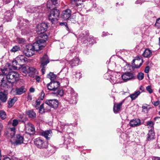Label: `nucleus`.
<instances>
[{"instance_id":"4","label":"nucleus","mask_w":160,"mask_h":160,"mask_svg":"<svg viewBox=\"0 0 160 160\" xmlns=\"http://www.w3.org/2000/svg\"><path fill=\"white\" fill-rule=\"evenodd\" d=\"M19 75L16 72L11 71L9 72L6 75L7 81H8L9 86L12 87L14 82L18 79Z\"/></svg>"},{"instance_id":"23","label":"nucleus","mask_w":160,"mask_h":160,"mask_svg":"<svg viewBox=\"0 0 160 160\" xmlns=\"http://www.w3.org/2000/svg\"><path fill=\"white\" fill-rule=\"evenodd\" d=\"M116 76L117 77H115L114 76H111L110 78L111 79L110 82L112 84L116 83H121V82H118V80H120V76L117 74Z\"/></svg>"},{"instance_id":"8","label":"nucleus","mask_w":160,"mask_h":160,"mask_svg":"<svg viewBox=\"0 0 160 160\" xmlns=\"http://www.w3.org/2000/svg\"><path fill=\"white\" fill-rule=\"evenodd\" d=\"M35 51L32 45L28 44L26 45L23 52L26 56L30 57L34 55Z\"/></svg>"},{"instance_id":"42","label":"nucleus","mask_w":160,"mask_h":160,"mask_svg":"<svg viewBox=\"0 0 160 160\" xmlns=\"http://www.w3.org/2000/svg\"><path fill=\"white\" fill-rule=\"evenodd\" d=\"M20 50V48L18 46H15L13 47L11 51L12 52H15Z\"/></svg>"},{"instance_id":"3","label":"nucleus","mask_w":160,"mask_h":160,"mask_svg":"<svg viewBox=\"0 0 160 160\" xmlns=\"http://www.w3.org/2000/svg\"><path fill=\"white\" fill-rule=\"evenodd\" d=\"M9 69H9V68L6 67L3 69L1 68L2 74H0V86L7 88L11 87L9 86V82L7 81L6 76Z\"/></svg>"},{"instance_id":"30","label":"nucleus","mask_w":160,"mask_h":160,"mask_svg":"<svg viewBox=\"0 0 160 160\" xmlns=\"http://www.w3.org/2000/svg\"><path fill=\"white\" fill-rule=\"evenodd\" d=\"M22 29V33L23 35H26L28 34L30 32V30L28 28L26 27L24 28L21 27Z\"/></svg>"},{"instance_id":"32","label":"nucleus","mask_w":160,"mask_h":160,"mask_svg":"<svg viewBox=\"0 0 160 160\" xmlns=\"http://www.w3.org/2000/svg\"><path fill=\"white\" fill-rule=\"evenodd\" d=\"M17 100V98H14L12 99L10 98L8 102V107L11 108Z\"/></svg>"},{"instance_id":"55","label":"nucleus","mask_w":160,"mask_h":160,"mask_svg":"<svg viewBox=\"0 0 160 160\" xmlns=\"http://www.w3.org/2000/svg\"><path fill=\"white\" fill-rule=\"evenodd\" d=\"M82 1L81 0V2H78L74 4L77 7H78L82 4Z\"/></svg>"},{"instance_id":"28","label":"nucleus","mask_w":160,"mask_h":160,"mask_svg":"<svg viewBox=\"0 0 160 160\" xmlns=\"http://www.w3.org/2000/svg\"><path fill=\"white\" fill-rule=\"evenodd\" d=\"M26 114L30 118H35L36 116V113L32 110H30L26 112Z\"/></svg>"},{"instance_id":"21","label":"nucleus","mask_w":160,"mask_h":160,"mask_svg":"<svg viewBox=\"0 0 160 160\" xmlns=\"http://www.w3.org/2000/svg\"><path fill=\"white\" fill-rule=\"evenodd\" d=\"M52 132L51 130H47L42 132V135L47 139H49L52 136Z\"/></svg>"},{"instance_id":"56","label":"nucleus","mask_w":160,"mask_h":160,"mask_svg":"<svg viewBox=\"0 0 160 160\" xmlns=\"http://www.w3.org/2000/svg\"><path fill=\"white\" fill-rule=\"evenodd\" d=\"M78 2H81V0H73L72 1V3L74 4Z\"/></svg>"},{"instance_id":"37","label":"nucleus","mask_w":160,"mask_h":160,"mask_svg":"<svg viewBox=\"0 0 160 160\" xmlns=\"http://www.w3.org/2000/svg\"><path fill=\"white\" fill-rule=\"evenodd\" d=\"M16 41L19 44H23L26 42V41L23 38H18L16 39Z\"/></svg>"},{"instance_id":"17","label":"nucleus","mask_w":160,"mask_h":160,"mask_svg":"<svg viewBox=\"0 0 160 160\" xmlns=\"http://www.w3.org/2000/svg\"><path fill=\"white\" fill-rule=\"evenodd\" d=\"M24 138L23 137L20 135H17L16 136L15 141L14 143L16 145H18L22 143L23 142Z\"/></svg>"},{"instance_id":"57","label":"nucleus","mask_w":160,"mask_h":160,"mask_svg":"<svg viewBox=\"0 0 160 160\" xmlns=\"http://www.w3.org/2000/svg\"><path fill=\"white\" fill-rule=\"evenodd\" d=\"M90 38L92 39V41H91H91L89 40H88V41L90 42V43H93L95 42L94 41V40L93 39V37H91Z\"/></svg>"},{"instance_id":"33","label":"nucleus","mask_w":160,"mask_h":160,"mask_svg":"<svg viewBox=\"0 0 160 160\" xmlns=\"http://www.w3.org/2000/svg\"><path fill=\"white\" fill-rule=\"evenodd\" d=\"M28 70H29V67L28 66H25L21 68V71L22 72L27 74V73L28 74Z\"/></svg>"},{"instance_id":"44","label":"nucleus","mask_w":160,"mask_h":160,"mask_svg":"<svg viewBox=\"0 0 160 160\" xmlns=\"http://www.w3.org/2000/svg\"><path fill=\"white\" fill-rule=\"evenodd\" d=\"M144 77V74L142 72H139L137 75V78L139 80H142Z\"/></svg>"},{"instance_id":"1","label":"nucleus","mask_w":160,"mask_h":160,"mask_svg":"<svg viewBox=\"0 0 160 160\" xmlns=\"http://www.w3.org/2000/svg\"><path fill=\"white\" fill-rule=\"evenodd\" d=\"M28 58L23 55H19L12 62V65H10L9 63L6 64L5 67H8L11 69L16 70L19 68V67L15 65H21L28 61Z\"/></svg>"},{"instance_id":"29","label":"nucleus","mask_w":160,"mask_h":160,"mask_svg":"<svg viewBox=\"0 0 160 160\" xmlns=\"http://www.w3.org/2000/svg\"><path fill=\"white\" fill-rule=\"evenodd\" d=\"M8 134H10L12 138L14 136L15 133V128L14 127L12 128H10L8 129Z\"/></svg>"},{"instance_id":"6","label":"nucleus","mask_w":160,"mask_h":160,"mask_svg":"<svg viewBox=\"0 0 160 160\" xmlns=\"http://www.w3.org/2000/svg\"><path fill=\"white\" fill-rule=\"evenodd\" d=\"M133 74L130 72H127L124 73L121 76H120V80H118V82L122 83L126 82L134 78Z\"/></svg>"},{"instance_id":"27","label":"nucleus","mask_w":160,"mask_h":160,"mask_svg":"<svg viewBox=\"0 0 160 160\" xmlns=\"http://www.w3.org/2000/svg\"><path fill=\"white\" fill-rule=\"evenodd\" d=\"M148 135L147 139L148 140H150L154 138L155 133L152 129L149 130Z\"/></svg>"},{"instance_id":"16","label":"nucleus","mask_w":160,"mask_h":160,"mask_svg":"<svg viewBox=\"0 0 160 160\" xmlns=\"http://www.w3.org/2000/svg\"><path fill=\"white\" fill-rule=\"evenodd\" d=\"M122 105V102H120L118 103H114L113 108L114 112L115 113L119 112L120 111Z\"/></svg>"},{"instance_id":"54","label":"nucleus","mask_w":160,"mask_h":160,"mask_svg":"<svg viewBox=\"0 0 160 160\" xmlns=\"http://www.w3.org/2000/svg\"><path fill=\"white\" fill-rule=\"evenodd\" d=\"M60 25L62 26H65L67 28H68L67 23L66 22H62L60 23Z\"/></svg>"},{"instance_id":"60","label":"nucleus","mask_w":160,"mask_h":160,"mask_svg":"<svg viewBox=\"0 0 160 160\" xmlns=\"http://www.w3.org/2000/svg\"><path fill=\"white\" fill-rule=\"evenodd\" d=\"M142 2V1L141 0H137L135 2L136 4H141Z\"/></svg>"},{"instance_id":"5","label":"nucleus","mask_w":160,"mask_h":160,"mask_svg":"<svg viewBox=\"0 0 160 160\" xmlns=\"http://www.w3.org/2000/svg\"><path fill=\"white\" fill-rule=\"evenodd\" d=\"M67 92L69 94L68 98L69 99L70 103L75 104L77 103V95L75 93L73 89L71 88H68Z\"/></svg>"},{"instance_id":"47","label":"nucleus","mask_w":160,"mask_h":160,"mask_svg":"<svg viewBox=\"0 0 160 160\" xmlns=\"http://www.w3.org/2000/svg\"><path fill=\"white\" fill-rule=\"evenodd\" d=\"M28 21L26 19H23L22 21V22L20 23L22 25V27L23 26H25L26 24H28Z\"/></svg>"},{"instance_id":"7","label":"nucleus","mask_w":160,"mask_h":160,"mask_svg":"<svg viewBox=\"0 0 160 160\" xmlns=\"http://www.w3.org/2000/svg\"><path fill=\"white\" fill-rule=\"evenodd\" d=\"M34 144L37 148L40 149L46 148L48 147L47 142L40 138L34 140Z\"/></svg>"},{"instance_id":"40","label":"nucleus","mask_w":160,"mask_h":160,"mask_svg":"<svg viewBox=\"0 0 160 160\" xmlns=\"http://www.w3.org/2000/svg\"><path fill=\"white\" fill-rule=\"evenodd\" d=\"M5 18H6L8 21H9L11 19L12 16L10 13L8 12L5 13Z\"/></svg>"},{"instance_id":"53","label":"nucleus","mask_w":160,"mask_h":160,"mask_svg":"<svg viewBox=\"0 0 160 160\" xmlns=\"http://www.w3.org/2000/svg\"><path fill=\"white\" fill-rule=\"evenodd\" d=\"M152 103L155 106H158L159 104V102L158 101H157L155 102H153Z\"/></svg>"},{"instance_id":"11","label":"nucleus","mask_w":160,"mask_h":160,"mask_svg":"<svg viewBox=\"0 0 160 160\" xmlns=\"http://www.w3.org/2000/svg\"><path fill=\"white\" fill-rule=\"evenodd\" d=\"M143 60L140 57L137 56L133 60L132 68H139L143 63Z\"/></svg>"},{"instance_id":"31","label":"nucleus","mask_w":160,"mask_h":160,"mask_svg":"<svg viewBox=\"0 0 160 160\" xmlns=\"http://www.w3.org/2000/svg\"><path fill=\"white\" fill-rule=\"evenodd\" d=\"M140 94V92L139 91H137L132 94H131L129 97L131 98L132 100L135 99Z\"/></svg>"},{"instance_id":"63","label":"nucleus","mask_w":160,"mask_h":160,"mask_svg":"<svg viewBox=\"0 0 160 160\" xmlns=\"http://www.w3.org/2000/svg\"><path fill=\"white\" fill-rule=\"evenodd\" d=\"M36 80L37 82H39L40 80V78L39 76H36Z\"/></svg>"},{"instance_id":"24","label":"nucleus","mask_w":160,"mask_h":160,"mask_svg":"<svg viewBox=\"0 0 160 160\" xmlns=\"http://www.w3.org/2000/svg\"><path fill=\"white\" fill-rule=\"evenodd\" d=\"M50 109L49 107L48 108H46L45 103V104H41L39 108V112L41 113H43L44 112L45 110H47V111H49Z\"/></svg>"},{"instance_id":"61","label":"nucleus","mask_w":160,"mask_h":160,"mask_svg":"<svg viewBox=\"0 0 160 160\" xmlns=\"http://www.w3.org/2000/svg\"><path fill=\"white\" fill-rule=\"evenodd\" d=\"M29 91L31 92H33L35 91V89L31 87L29 89Z\"/></svg>"},{"instance_id":"15","label":"nucleus","mask_w":160,"mask_h":160,"mask_svg":"<svg viewBox=\"0 0 160 160\" xmlns=\"http://www.w3.org/2000/svg\"><path fill=\"white\" fill-rule=\"evenodd\" d=\"M7 95V91L4 90L3 92H0V101L2 102H5L8 98Z\"/></svg>"},{"instance_id":"49","label":"nucleus","mask_w":160,"mask_h":160,"mask_svg":"<svg viewBox=\"0 0 160 160\" xmlns=\"http://www.w3.org/2000/svg\"><path fill=\"white\" fill-rule=\"evenodd\" d=\"M18 123V121L17 119H14L13 120L12 125L14 127L16 126Z\"/></svg>"},{"instance_id":"58","label":"nucleus","mask_w":160,"mask_h":160,"mask_svg":"<svg viewBox=\"0 0 160 160\" xmlns=\"http://www.w3.org/2000/svg\"><path fill=\"white\" fill-rule=\"evenodd\" d=\"M3 128V126L2 125V124L0 122V133L2 130Z\"/></svg>"},{"instance_id":"12","label":"nucleus","mask_w":160,"mask_h":160,"mask_svg":"<svg viewBox=\"0 0 160 160\" xmlns=\"http://www.w3.org/2000/svg\"><path fill=\"white\" fill-rule=\"evenodd\" d=\"M71 11L70 9H66L62 12L61 18L65 20H69L71 18Z\"/></svg>"},{"instance_id":"36","label":"nucleus","mask_w":160,"mask_h":160,"mask_svg":"<svg viewBox=\"0 0 160 160\" xmlns=\"http://www.w3.org/2000/svg\"><path fill=\"white\" fill-rule=\"evenodd\" d=\"M52 82H50L49 83H48L47 85V88L48 90H53L55 91V90L54 88V86H53Z\"/></svg>"},{"instance_id":"20","label":"nucleus","mask_w":160,"mask_h":160,"mask_svg":"<svg viewBox=\"0 0 160 160\" xmlns=\"http://www.w3.org/2000/svg\"><path fill=\"white\" fill-rule=\"evenodd\" d=\"M81 63L79 59L78 58H73L70 62V64L72 67L78 65Z\"/></svg>"},{"instance_id":"46","label":"nucleus","mask_w":160,"mask_h":160,"mask_svg":"<svg viewBox=\"0 0 160 160\" xmlns=\"http://www.w3.org/2000/svg\"><path fill=\"white\" fill-rule=\"evenodd\" d=\"M147 126H148V128H153V126L154 125V123L152 121H148L147 122Z\"/></svg>"},{"instance_id":"13","label":"nucleus","mask_w":160,"mask_h":160,"mask_svg":"<svg viewBox=\"0 0 160 160\" xmlns=\"http://www.w3.org/2000/svg\"><path fill=\"white\" fill-rule=\"evenodd\" d=\"M46 105L53 108H57L58 102V100L56 99L47 100L45 102Z\"/></svg>"},{"instance_id":"14","label":"nucleus","mask_w":160,"mask_h":160,"mask_svg":"<svg viewBox=\"0 0 160 160\" xmlns=\"http://www.w3.org/2000/svg\"><path fill=\"white\" fill-rule=\"evenodd\" d=\"M25 129L26 132L29 134H32L35 132L34 128L33 125L30 123L26 124Z\"/></svg>"},{"instance_id":"25","label":"nucleus","mask_w":160,"mask_h":160,"mask_svg":"<svg viewBox=\"0 0 160 160\" xmlns=\"http://www.w3.org/2000/svg\"><path fill=\"white\" fill-rule=\"evenodd\" d=\"M152 51L149 49L147 48L144 50L142 55L144 57L149 58L152 56Z\"/></svg>"},{"instance_id":"26","label":"nucleus","mask_w":160,"mask_h":160,"mask_svg":"<svg viewBox=\"0 0 160 160\" xmlns=\"http://www.w3.org/2000/svg\"><path fill=\"white\" fill-rule=\"evenodd\" d=\"M44 95L45 94L44 92L42 91L40 94V96L36 101L37 105H38L40 104L41 103V101L43 100Z\"/></svg>"},{"instance_id":"38","label":"nucleus","mask_w":160,"mask_h":160,"mask_svg":"<svg viewBox=\"0 0 160 160\" xmlns=\"http://www.w3.org/2000/svg\"><path fill=\"white\" fill-rule=\"evenodd\" d=\"M52 4L55 5L56 4H54L52 0H49L47 2V7L48 8L50 9L52 7Z\"/></svg>"},{"instance_id":"22","label":"nucleus","mask_w":160,"mask_h":160,"mask_svg":"<svg viewBox=\"0 0 160 160\" xmlns=\"http://www.w3.org/2000/svg\"><path fill=\"white\" fill-rule=\"evenodd\" d=\"M26 89L23 86H22L20 88H16L15 89V92L17 94L20 95L25 92Z\"/></svg>"},{"instance_id":"9","label":"nucleus","mask_w":160,"mask_h":160,"mask_svg":"<svg viewBox=\"0 0 160 160\" xmlns=\"http://www.w3.org/2000/svg\"><path fill=\"white\" fill-rule=\"evenodd\" d=\"M48 28V25L46 23H42L39 24L37 26V32L38 34H42V35L45 34L44 33L46 31ZM45 34L46 35V34Z\"/></svg>"},{"instance_id":"43","label":"nucleus","mask_w":160,"mask_h":160,"mask_svg":"<svg viewBox=\"0 0 160 160\" xmlns=\"http://www.w3.org/2000/svg\"><path fill=\"white\" fill-rule=\"evenodd\" d=\"M51 17L52 18V19L48 18L49 21H50L52 23H56L58 21V19L57 18L58 17H55L54 16H52Z\"/></svg>"},{"instance_id":"34","label":"nucleus","mask_w":160,"mask_h":160,"mask_svg":"<svg viewBox=\"0 0 160 160\" xmlns=\"http://www.w3.org/2000/svg\"><path fill=\"white\" fill-rule=\"evenodd\" d=\"M54 93L56 94V95L58 97H62L63 94V92L62 89H58L56 92L55 91Z\"/></svg>"},{"instance_id":"35","label":"nucleus","mask_w":160,"mask_h":160,"mask_svg":"<svg viewBox=\"0 0 160 160\" xmlns=\"http://www.w3.org/2000/svg\"><path fill=\"white\" fill-rule=\"evenodd\" d=\"M47 77L50 79L51 81L54 80L56 78V76L52 72H50L47 75Z\"/></svg>"},{"instance_id":"64","label":"nucleus","mask_w":160,"mask_h":160,"mask_svg":"<svg viewBox=\"0 0 160 160\" xmlns=\"http://www.w3.org/2000/svg\"><path fill=\"white\" fill-rule=\"evenodd\" d=\"M12 0H3V2L6 4L9 3Z\"/></svg>"},{"instance_id":"18","label":"nucleus","mask_w":160,"mask_h":160,"mask_svg":"<svg viewBox=\"0 0 160 160\" xmlns=\"http://www.w3.org/2000/svg\"><path fill=\"white\" fill-rule=\"evenodd\" d=\"M59 11L56 9H53L50 12V14L48 16V18L52 19V16H54L55 17H58L59 15Z\"/></svg>"},{"instance_id":"59","label":"nucleus","mask_w":160,"mask_h":160,"mask_svg":"<svg viewBox=\"0 0 160 160\" xmlns=\"http://www.w3.org/2000/svg\"><path fill=\"white\" fill-rule=\"evenodd\" d=\"M28 100L31 101L32 100V97L31 95H28L27 97Z\"/></svg>"},{"instance_id":"50","label":"nucleus","mask_w":160,"mask_h":160,"mask_svg":"<svg viewBox=\"0 0 160 160\" xmlns=\"http://www.w3.org/2000/svg\"><path fill=\"white\" fill-rule=\"evenodd\" d=\"M155 25L156 26L160 28V18L157 20L155 24Z\"/></svg>"},{"instance_id":"10","label":"nucleus","mask_w":160,"mask_h":160,"mask_svg":"<svg viewBox=\"0 0 160 160\" xmlns=\"http://www.w3.org/2000/svg\"><path fill=\"white\" fill-rule=\"evenodd\" d=\"M49 62L48 58L47 55L45 54L41 59V66L42 67L41 69L42 74H44L45 70L44 66L46 65Z\"/></svg>"},{"instance_id":"48","label":"nucleus","mask_w":160,"mask_h":160,"mask_svg":"<svg viewBox=\"0 0 160 160\" xmlns=\"http://www.w3.org/2000/svg\"><path fill=\"white\" fill-rule=\"evenodd\" d=\"M146 89L150 93H151L153 92V90L151 86L149 85L147 87Z\"/></svg>"},{"instance_id":"41","label":"nucleus","mask_w":160,"mask_h":160,"mask_svg":"<svg viewBox=\"0 0 160 160\" xmlns=\"http://www.w3.org/2000/svg\"><path fill=\"white\" fill-rule=\"evenodd\" d=\"M7 115L6 112L3 111H0V117L2 119L6 118Z\"/></svg>"},{"instance_id":"52","label":"nucleus","mask_w":160,"mask_h":160,"mask_svg":"<svg viewBox=\"0 0 160 160\" xmlns=\"http://www.w3.org/2000/svg\"><path fill=\"white\" fill-rule=\"evenodd\" d=\"M66 141H67V142H68V143L70 144V143L71 142H72L73 141V140L72 138H70V139H68V138H67L65 140V142H66Z\"/></svg>"},{"instance_id":"51","label":"nucleus","mask_w":160,"mask_h":160,"mask_svg":"<svg viewBox=\"0 0 160 160\" xmlns=\"http://www.w3.org/2000/svg\"><path fill=\"white\" fill-rule=\"evenodd\" d=\"M150 69V68L149 66H147L144 70V72L146 73H148Z\"/></svg>"},{"instance_id":"45","label":"nucleus","mask_w":160,"mask_h":160,"mask_svg":"<svg viewBox=\"0 0 160 160\" xmlns=\"http://www.w3.org/2000/svg\"><path fill=\"white\" fill-rule=\"evenodd\" d=\"M53 84L54 85V88L55 90L58 88L60 85V83L59 82L57 81H54L52 82Z\"/></svg>"},{"instance_id":"19","label":"nucleus","mask_w":160,"mask_h":160,"mask_svg":"<svg viewBox=\"0 0 160 160\" xmlns=\"http://www.w3.org/2000/svg\"><path fill=\"white\" fill-rule=\"evenodd\" d=\"M130 126L132 127L139 126L141 124L140 120L138 119H132L130 122Z\"/></svg>"},{"instance_id":"39","label":"nucleus","mask_w":160,"mask_h":160,"mask_svg":"<svg viewBox=\"0 0 160 160\" xmlns=\"http://www.w3.org/2000/svg\"><path fill=\"white\" fill-rule=\"evenodd\" d=\"M28 74L29 73L32 75L35 74L37 72L36 69L32 67H29V70H28Z\"/></svg>"},{"instance_id":"2","label":"nucleus","mask_w":160,"mask_h":160,"mask_svg":"<svg viewBox=\"0 0 160 160\" xmlns=\"http://www.w3.org/2000/svg\"><path fill=\"white\" fill-rule=\"evenodd\" d=\"M40 38L38 40L34 42L32 45L35 51H38L42 49L46 45L45 42L47 40L48 37L47 35L43 34L39 36Z\"/></svg>"},{"instance_id":"62","label":"nucleus","mask_w":160,"mask_h":160,"mask_svg":"<svg viewBox=\"0 0 160 160\" xmlns=\"http://www.w3.org/2000/svg\"><path fill=\"white\" fill-rule=\"evenodd\" d=\"M63 159L64 160H70V158L69 156H66L65 157H64L63 158Z\"/></svg>"}]
</instances>
